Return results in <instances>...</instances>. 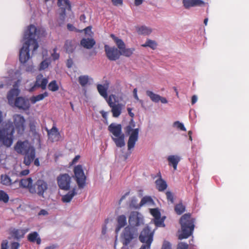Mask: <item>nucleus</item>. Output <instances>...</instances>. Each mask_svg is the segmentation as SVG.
Here are the masks:
<instances>
[{"label": "nucleus", "instance_id": "obj_15", "mask_svg": "<svg viewBox=\"0 0 249 249\" xmlns=\"http://www.w3.org/2000/svg\"><path fill=\"white\" fill-rule=\"evenodd\" d=\"M104 48L106 56L109 60L116 61L120 58V52L118 48L108 45H105Z\"/></svg>", "mask_w": 249, "mask_h": 249}, {"label": "nucleus", "instance_id": "obj_3", "mask_svg": "<svg viewBox=\"0 0 249 249\" xmlns=\"http://www.w3.org/2000/svg\"><path fill=\"white\" fill-rule=\"evenodd\" d=\"M195 219L189 213L183 214L180 218L181 233L178 235V239L182 240L188 238L192 234L195 228Z\"/></svg>", "mask_w": 249, "mask_h": 249}, {"label": "nucleus", "instance_id": "obj_2", "mask_svg": "<svg viewBox=\"0 0 249 249\" xmlns=\"http://www.w3.org/2000/svg\"><path fill=\"white\" fill-rule=\"evenodd\" d=\"M15 150L18 154L24 155L23 163L29 165L34 160L36 157L35 148L28 141L22 142L18 141L14 146Z\"/></svg>", "mask_w": 249, "mask_h": 249}, {"label": "nucleus", "instance_id": "obj_5", "mask_svg": "<svg viewBox=\"0 0 249 249\" xmlns=\"http://www.w3.org/2000/svg\"><path fill=\"white\" fill-rule=\"evenodd\" d=\"M112 134L111 138L118 147H122L125 145L124 134L122 130V125H109L108 128Z\"/></svg>", "mask_w": 249, "mask_h": 249}, {"label": "nucleus", "instance_id": "obj_38", "mask_svg": "<svg viewBox=\"0 0 249 249\" xmlns=\"http://www.w3.org/2000/svg\"><path fill=\"white\" fill-rule=\"evenodd\" d=\"M57 5L60 7V8L62 7L61 6H65V8L67 9V10H71V4L69 0H68L67 1L65 0H57Z\"/></svg>", "mask_w": 249, "mask_h": 249}, {"label": "nucleus", "instance_id": "obj_55", "mask_svg": "<svg viewBox=\"0 0 249 249\" xmlns=\"http://www.w3.org/2000/svg\"><path fill=\"white\" fill-rule=\"evenodd\" d=\"M67 28L70 31H73L76 30V29L70 23L67 24Z\"/></svg>", "mask_w": 249, "mask_h": 249}, {"label": "nucleus", "instance_id": "obj_39", "mask_svg": "<svg viewBox=\"0 0 249 249\" xmlns=\"http://www.w3.org/2000/svg\"><path fill=\"white\" fill-rule=\"evenodd\" d=\"M185 210V207L182 203L178 204L175 207V211L178 214H182Z\"/></svg>", "mask_w": 249, "mask_h": 249}, {"label": "nucleus", "instance_id": "obj_8", "mask_svg": "<svg viewBox=\"0 0 249 249\" xmlns=\"http://www.w3.org/2000/svg\"><path fill=\"white\" fill-rule=\"evenodd\" d=\"M139 128H132L131 125H127L125 128V132L129 135L127 142L128 150H130L133 148L136 142L138 140Z\"/></svg>", "mask_w": 249, "mask_h": 249}, {"label": "nucleus", "instance_id": "obj_21", "mask_svg": "<svg viewBox=\"0 0 249 249\" xmlns=\"http://www.w3.org/2000/svg\"><path fill=\"white\" fill-rule=\"evenodd\" d=\"M20 244L17 242H12L10 245L7 240H2L1 243V249H18Z\"/></svg>", "mask_w": 249, "mask_h": 249}, {"label": "nucleus", "instance_id": "obj_36", "mask_svg": "<svg viewBox=\"0 0 249 249\" xmlns=\"http://www.w3.org/2000/svg\"><path fill=\"white\" fill-rule=\"evenodd\" d=\"M0 182L5 186H10L12 184L11 179L7 175H1L0 176Z\"/></svg>", "mask_w": 249, "mask_h": 249}, {"label": "nucleus", "instance_id": "obj_23", "mask_svg": "<svg viewBox=\"0 0 249 249\" xmlns=\"http://www.w3.org/2000/svg\"><path fill=\"white\" fill-rule=\"evenodd\" d=\"M80 44L84 48L90 49L95 44V41L93 38H83L80 41Z\"/></svg>", "mask_w": 249, "mask_h": 249}, {"label": "nucleus", "instance_id": "obj_30", "mask_svg": "<svg viewBox=\"0 0 249 249\" xmlns=\"http://www.w3.org/2000/svg\"><path fill=\"white\" fill-rule=\"evenodd\" d=\"M76 194L75 189L69 191L67 194L64 195L62 197V200L63 202L68 203L70 202L73 197Z\"/></svg>", "mask_w": 249, "mask_h": 249}, {"label": "nucleus", "instance_id": "obj_33", "mask_svg": "<svg viewBox=\"0 0 249 249\" xmlns=\"http://www.w3.org/2000/svg\"><path fill=\"white\" fill-rule=\"evenodd\" d=\"M65 49L68 53H71L73 52L75 49V46L73 45L70 40H67L65 43Z\"/></svg>", "mask_w": 249, "mask_h": 249}, {"label": "nucleus", "instance_id": "obj_32", "mask_svg": "<svg viewBox=\"0 0 249 249\" xmlns=\"http://www.w3.org/2000/svg\"><path fill=\"white\" fill-rule=\"evenodd\" d=\"M89 76L87 75H80L78 77V82L80 85L84 87L89 84Z\"/></svg>", "mask_w": 249, "mask_h": 249}, {"label": "nucleus", "instance_id": "obj_34", "mask_svg": "<svg viewBox=\"0 0 249 249\" xmlns=\"http://www.w3.org/2000/svg\"><path fill=\"white\" fill-rule=\"evenodd\" d=\"M158 44L157 42L150 39H147L144 44L142 45V47H148L152 50H155L157 48Z\"/></svg>", "mask_w": 249, "mask_h": 249}, {"label": "nucleus", "instance_id": "obj_4", "mask_svg": "<svg viewBox=\"0 0 249 249\" xmlns=\"http://www.w3.org/2000/svg\"><path fill=\"white\" fill-rule=\"evenodd\" d=\"M6 127L0 129V146L10 147L14 140V125H5Z\"/></svg>", "mask_w": 249, "mask_h": 249}, {"label": "nucleus", "instance_id": "obj_52", "mask_svg": "<svg viewBox=\"0 0 249 249\" xmlns=\"http://www.w3.org/2000/svg\"><path fill=\"white\" fill-rule=\"evenodd\" d=\"M56 48L53 49V53L52 54V57L54 60H57L59 58V54L56 53Z\"/></svg>", "mask_w": 249, "mask_h": 249}, {"label": "nucleus", "instance_id": "obj_49", "mask_svg": "<svg viewBox=\"0 0 249 249\" xmlns=\"http://www.w3.org/2000/svg\"><path fill=\"white\" fill-rule=\"evenodd\" d=\"M134 97L136 100H137L141 104L142 107H143V101L142 100H140L137 95V89H134L133 90Z\"/></svg>", "mask_w": 249, "mask_h": 249}, {"label": "nucleus", "instance_id": "obj_24", "mask_svg": "<svg viewBox=\"0 0 249 249\" xmlns=\"http://www.w3.org/2000/svg\"><path fill=\"white\" fill-rule=\"evenodd\" d=\"M167 160L169 162V165L172 166L174 169L176 170L177 168V165L180 160L179 157L176 155H171L168 157Z\"/></svg>", "mask_w": 249, "mask_h": 249}, {"label": "nucleus", "instance_id": "obj_14", "mask_svg": "<svg viewBox=\"0 0 249 249\" xmlns=\"http://www.w3.org/2000/svg\"><path fill=\"white\" fill-rule=\"evenodd\" d=\"M57 181L61 189L67 191L70 189L71 178L68 174H60L57 178Z\"/></svg>", "mask_w": 249, "mask_h": 249}, {"label": "nucleus", "instance_id": "obj_59", "mask_svg": "<svg viewBox=\"0 0 249 249\" xmlns=\"http://www.w3.org/2000/svg\"><path fill=\"white\" fill-rule=\"evenodd\" d=\"M160 101L163 104H166L168 103V101L166 98L160 96Z\"/></svg>", "mask_w": 249, "mask_h": 249}, {"label": "nucleus", "instance_id": "obj_13", "mask_svg": "<svg viewBox=\"0 0 249 249\" xmlns=\"http://www.w3.org/2000/svg\"><path fill=\"white\" fill-rule=\"evenodd\" d=\"M154 233L151 231L149 227H145L141 231L139 236V240L144 245L150 247L153 240Z\"/></svg>", "mask_w": 249, "mask_h": 249}, {"label": "nucleus", "instance_id": "obj_35", "mask_svg": "<svg viewBox=\"0 0 249 249\" xmlns=\"http://www.w3.org/2000/svg\"><path fill=\"white\" fill-rule=\"evenodd\" d=\"M137 32L139 35H148L151 34L152 30L146 26H142L137 29Z\"/></svg>", "mask_w": 249, "mask_h": 249}, {"label": "nucleus", "instance_id": "obj_9", "mask_svg": "<svg viewBox=\"0 0 249 249\" xmlns=\"http://www.w3.org/2000/svg\"><path fill=\"white\" fill-rule=\"evenodd\" d=\"M110 36L115 42L118 48L120 50V56L122 55L126 57H129L133 54L135 50L134 48H126L124 43L121 39L116 37L113 34H111Z\"/></svg>", "mask_w": 249, "mask_h": 249}, {"label": "nucleus", "instance_id": "obj_10", "mask_svg": "<svg viewBox=\"0 0 249 249\" xmlns=\"http://www.w3.org/2000/svg\"><path fill=\"white\" fill-rule=\"evenodd\" d=\"M74 177L80 188H83L86 185V176L84 173L82 165L75 166L73 169Z\"/></svg>", "mask_w": 249, "mask_h": 249}, {"label": "nucleus", "instance_id": "obj_51", "mask_svg": "<svg viewBox=\"0 0 249 249\" xmlns=\"http://www.w3.org/2000/svg\"><path fill=\"white\" fill-rule=\"evenodd\" d=\"M161 249H171V245L168 241H164L162 245Z\"/></svg>", "mask_w": 249, "mask_h": 249}, {"label": "nucleus", "instance_id": "obj_11", "mask_svg": "<svg viewBox=\"0 0 249 249\" xmlns=\"http://www.w3.org/2000/svg\"><path fill=\"white\" fill-rule=\"evenodd\" d=\"M48 83V79L43 77L42 74H39L36 76L35 82L30 84V88L28 90L29 92H33L38 88L44 90L46 89Z\"/></svg>", "mask_w": 249, "mask_h": 249}, {"label": "nucleus", "instance_id": "obj_44", "mask_svg": "<svg viewBox=\"0 0 249 249\" xmlns=\"http://www.w3.org/2000/svg\"><path fill=\"white\" fill-rule=\"evenodd\" d=\"M164 217L157 218L154 219V223L157 227H164Z\"/></svg>", "mask_w": 249, "mask_h": 249}, {"label": "nucleus", "instance_id": "obj_45", "mask_svg": "<svg viewBox=\"0 0 249 249\" xmlns=\"http://www.w3.org/2000/svg\"><path fill=\"white\" fill-rule=\"evenodd\" d=\"M60 9L61 12L59 14V18L60 20H61V23H63L65 18L66 10L67 9L65 7H61Z\"/></svg>", "mask_w": 249, "mask_h": 249}, {"label": "nucleus", "instance_id": "obj_18", "mask_svg": "<svg viewBox=\"0 0 249 249\" xmlns=\"http://www.w3.org/2000/svg\"><path fill=\"white\" fill-rule=\"evenodd\" d=\"M182 3L186 9L191 7L204 6L205 3L202 0H182Z\"/></svg>", "mask_w": 249, "mask_h": 249}, {"label": "nucleus", "instance_id": "obj_63", "mask_svg": "<svg viewBox=\"0 0 249 249\" xmlns=\"http://www.w3.org/2000/svg\"><path fill=\"white\" fill-rule=\"evenodd\" d=\"M34 160V164L36 166H39L40 165V163L38 158H35Z\"/></svg>", "mask_w": 249, "mask_h": 249}, {"label": "nucleus", "instance_id": "obj_6", "mask_svg": "<svg viewBox=\"0 0 249 249\" xmlns=\"http://www.w3.org/2000/svg\"><path fill=\"white\" fill-rule=\"evenodd\" d=\"M137 236L136 230L134 227H126L121 235V241L123 247L127 246Z\"/></svg>", "mask_w": 249, "mask_h": 249}, {"label": "nucleus", "instance_id": "obj_27", "mask_svg": "<svg viewBox=\"0 0 249 249\" xmlns=\"http://www.w3.org/2000/svg\"><path fill=\"white\" fill-rule=\"evenodd\" d=\"M27 239L31 242H36L37 245L40 244L41 242V239L36 231H34L29 233L27 236Z\"/></svg>", "mask_w": 249, "mask_h": 249}, {"label": "nucleus", "instance_id": "obj_26", "mask_svg": "<svg viewBox=\"0 0 249 249\" xmlns=\"http://www.w3.org/2000/svg\"><path fill=\"white\" fill-rule=\"evenodd\" d=\"M156 189L159 192H163L167 188V184L163 179H157L155 182Z\"/></svg>", "mask_w": 249, "mask_h": 249}, {"label": "nucleus", "instance_id": "obj_62", "mask_svg": "<svg viewBox=\"0 0 249 249\" xmlns=\"http://www.w3.org/2000/svg\"><path fill=\"white\" fill-rule=\"evenodd\" d=\"M143 0H134L135 4L136 6H139L142 4Z\"/></svg>", "mask_w": 249, "mask_h": 249}, {"label": "nucleus", "instance_id": "obj_64", "mask_svg": "<svg viewBox=\"0 0 249 249\" xmlns=\"http://www.w3.org/2000/svg\"><path fill=\"white\" fill-rule=\"evenodd\" d=\"M136 217V215L134 213L131 214V215L130 216V217L129 218V223H131L133 219H134Z\"/></svg>", "mask_w": 249, "mask_h": 249}, {"label": "nucleus", "instance_id": "obj_58", "mask_svg": "<svg viewBox=\"0 0 249 249\" xmlns=\"http://www.w3.org/2000/svg\"><path fill=\"white\" fill-rule=\"evenodd\" d=\"M197 100V97L196 95H194L192 97L191 103L192 105L195 104Z\"/></svg>", "mask_w": 249, "mask_h": 249}, {"label": "nucleus", "instance_id": "obj_37", "mask_svg": "<svg viewBox=\"0 0 249 249\" xmlns=\"http://www.w3.org/2000/svg\"><path fill=\"white\" fill-rule=\"evenodd\" d=\"M14 124H24L25 119L20 114H15L13 116Z\"/></svg>", "mask_w": 249, "mask_h": 249}, {"label": "nucleus", "instance_id": "obj_53", "mask_svg": "<svg viewBox=\"0 0 249 249\" xmlns=\"http://www.w3.org/2000/svg\"><path fill=\"white\" fill-rule=\"evenodd\" d=\"M48 214V212L44 209L41 210L38 213V215H47Z\"/></svg>", "mask_w": 249, "mask_h": 249}, {"label": "nucleus", "instance_id": "obj_22", "mask_svg": "<svg viewBox=\"0 0 249 249\" xmlns=\"http://www.w3.org/2000/svg\"><path fill=\"white\" fill-rule=\"evenodd\" d=\"M28 229H14L11 232L12 236L16 239H19L24 237L25 234L28 231Z\"/></svg>", "mask_w": 249, "mask_h": 249}, {"label": "nucleus", "instance_id": "obj_61", "mask_svg": "<svg viewBox=\"0 0 249 249\" xmlns=\"http://www.w3.org/2000/svg\"><path fill=\"white\" fill-rule=\"evenodd\" d=\"M100 113L102 114V117L105 119H107V112H105L103 110H102L100 111Z\"/></svg>", "mask_w": 249, "mask_h": 249}, {"label": "nucleus", "instance_id": "obj_17", "mask_svg": "<svg viewBox=\"0 0 249 249\" xmlns=\"http://www.w3.org/2000/svg\"><path fill=\"white\" fill-rule=\"evenodd\" d=\"M47 132L49 139L52 142H57L60 140V134L55 126H53L50 130H47Z\"/></svg>", "mask_w": 249, "mask_h": 249}, {"label": "nucleus", "instance_id": "obj_1", "mask_svg": "<svg viewBox=\"0 0 249 249\" xmlns=\"http://www.w3.org/2000/svg\"><path fill=\"white\" fill-rule=\"evenodd\" d=\"M37 29L34 25H30L24 33V39L25 42L19 51V60L21 63H25L30 58L29 47L33 46V51L38 47L36 37Z\"/></svg>", "mask_w": 249, "mask_h": 249}, {"label": "nucleus", "instance_id": "obj_31", "mask_svg": "<svg viewBox=\"0 0 249 249\" xmlns=\"http://www.w3.org/2000/svg\"><path fill=\"white\" fill-rule=\"evenodd\" d=\"M146 94L150 98L152 102L155 103H158L160 101V95L155 94L153 91L149 90L146 91Z\"/></svg>", "mask_w": 249, "mask_h": 249}, {"label": "nucleus", "instance_id": "obj_29", "mask_svg": "<svg viewBox=\"0 0 249 249\" xmlns=\"http://www.w3.org/2000/svg\"><path fill=\"white\" fill-rule=\"evenodd\" d=\"M49 94L47 92L45 91L43 93L39 94L36 96H33L30 98V101L32 104H35L37 102L43 100L45 98L48 97Z\"/></svg>", "mask_w": 249, "mask_h": 249}, {"label": "nucleus", "instance_id": "obj_16", "mask_svg": "<svg viewBox=\"0 0 249 249\" xmlns=\"http://www.w3.org/2000/svg\"><path fill=\"white\" fill-rule=\"evenodd\" d=\"M30 99L21 96L17 97L12 106H15L19 109L27 110L30 107Z\"/></svg>", "mask_w": 249, "mask_h": 249}, {"label": "nucleus", "instance_id": "obj_7", "mask_svg": "<svg viewBox=\"0 0 249 249\" xmlns=\"http://www.w3.org/2000/svg\"><path fill=\"white\" fill-rule=\"evenodd\" d=\"M48 189L47 183L42 179H38L30 188V193L36 194L39 197L45 198V194Z\"/></svg>", "mask_w": 249, "mask_h": 249}, {"label": "nucleus", "instance_id": "obj_46", "mask_svg": "<svg viewBox=\"0 0 249 249\" xmlns=\"http://www.w3.org/2000/svg\"><path fill=\"white\" fill-rule=\"evenodd\" d=\"M50 64L47 60H44L41 62L39 66V70H44L47 68Z\"/></svg>", "mask_w": 249, "mask_h": 249}, {"label": "nucleus", "instance_id": "obj_12", "mask_svg": "<svg viewBox=\"0 0 249 249\" xmlns=\"http://www.w3.org/2000/svg\"><path fill=\"white\" fill-rule=\"evenodd\" d=\"M117 102L116 96L115 95L111 94L109 96L107 103L111 108V112L114 117H118L121 113V105Z\"/></svg>", "mask_w": 249, "mask_h": 249}, {"label": "nucleus", "instance_id": "obj_41", "mask_svg": "<svg viewBox=\"0 0 249 249\" xmlns=\"http://www.w3.org/2000/svg\"><path fill=\"white\" fill-rule=\"evenodd\" d=\"M9 197L8 195L4 191H0V201L4 203H7L9 201Z\"/></svg>", "mask_w": 249, "mask_h": 249}, {"label": "nucleus", "instance_id": "obj_42", "mask_svg": "<svg viewBox=\"0 0 249 249\" xmlns=\"http://www.w3.org/2000/svg\"><path fill=\"white\" fill-rule=\"evenodd\" d=\"M153 202L152 198L150 196H144L141 200L140 205L142 206L146 204H151Z\"/></svg>", "mask_w": 249, "mask_h": 249}, {"label": "nucleus", "instance_id": "obj_43", "mask_svg": "<svg viewBox=\"0 0 249 249\" xmlns=\"http://www.w3.org/2000/svg\"><path fill=\"white\" fill-rule=\"evenodd\" d=\"M150 213L154 217L155 219L160 218L161 214L160 211L157 208L151 209L150 210Z\"/></svg>", "mask_w": 249, "mask_h": 249}, {"label": "nucleus", "instance_id": "obj_19", "mask_svg": "<svg viewBox=\"0 0 249 249\" xmlns=\"http://www.w3.org/2000/svg\"><path fill=\"white\" fill-rule=\"evenodd\" d=\"M20 92L18 89H12L7 93V98L10 105L13 106L15 99L18 97Z\"/></svg>", "mask_w": 249, "mask_h": 249}, {"label": "nucleus", "instance_id": "obj_48", "mask_svg": "<svg viewBox=\"0 0 249 249\" xmlns=\"http://www.w3.org/2000/svg\"><path fill=\"white\" fill-rule=\"evenodd\" d=\"M166 196L168 201H170L171 203H174V195L170 191H167L166 192Z\"/></svg>", "mask_w": 249, "mask_h": 249}, {"label": "nucleus", "instance_id": "obj_47", "mask_svg": "<svg viewBox=\"0 0 249 249\" xmlns=\"http://www.w3.org/2000/svg\"><path fill=\"white\" fill-rule=\"evenodd\" d=\"M189 245L185 242H179L177 245V249H188Z\"/></svg>", "mask_w": 249, "mask_h": 249}, {"label": "nucleus", "instance_id": "obj_25", "mask_svg": "<svg viewBox=\"0 0 249 249\" xmlns=\"http://www.w3.org/2000/svg\"><path fill=\"white\" fill-rule=\"evenodd\" d=\"M20 187L28 189L30 192V188L33 187V180L31 178L21 179L19 181Z\"/></svg>", "mask_w": 249, "mask_h": 249}, {"label": "nucleus", "instance_id": "obj_28", "mask_svg": "<svg viewBox=\"0 0 249 249\" xmlns=\"http://www.w3.org/2000/svg\"><path fill=\"white\" fill-rule=\"evenodd\" d=\"M118 225L116 228V232H118L120 229L126 225V217L124 215H121L117 217Z\"/></svg>", "mask_w": 249, "mask_h": 249}, {"label": "nucleus", "instance_id": "obj_20", "mask_svg": "<svg viewBox=\"0 0 249 249\" xmlns=\"http://www.w3.org/2000/svg\"><path fill=\"white\" fill-rule=\"evenodd\" d=\"M109 87V83H107L104 85L102 84H98L97 85V89L98 92L104 97L107 102V100L109 98V96H107V90Z\"/></svg>", "mask_w": 249, "mask_h": 249}, {"label": "nucleus", "instance_id": "obj_60", "mask_svg": "<svg viewBox=\"0 0 249 249\" xmlns=\"http://www.w3.org/2000/svg\"><path fill=\"white\" fill-rule=\"evenodd\" d=\"M29 173V170H24L22 171L20 174L21 176H26Z\"/></svg>", "mask_w": 249, "mask_h": 249}, {"label": "nucleus", "instance_id": "obj_57", "mask_svg": "<svg viewBox=\"0 0 249 249\" xmlns=\"http://www.w3.org/2000/svg\"><path fill=\"white\" fill-rule=\"evenodd\" d=\"M73 62L71 59H69L67 61V66L68 68H70L72 67Z\"/></svg>", "mask_w": 249, "mask_h": 249}, {"label": "nucleus", "instance_id": "obj_40", "mask_svg": "<svg viewBox=\"0 0 249 249\" xmlns=\"http://www.w3.org/2000/svg\"><path fill=\"white\" fill-rule=\"evenodd\" d=\"M48 89L52 91H56L58 90L59 87L55 80L51 81L48 85Z\"/></svg>", "mask_w": 249, "mask_h": 249}, {"label": "nucleus", "instance_id": "obj_50", "mask_svg": "<svg viewBox=\"0 0 249 249\" xmlns=\"http://www.w3.org/2000/svg\"><path fill=\"white\" fill-rule=\"evenodd\" d=\"M113 5L118 6H121L123 4V0H111Z\"/></svg>", "mask_w": 249, "mask_h": 249}, {"label": "nucleus", "instance_id": "obj_56", "mask_svg": "<svg viewBox=\"0 0 249 249\" xmlns=\"http://www.w3.org/2000/svg\"><path fill=\"white\" fill-rule=\"evenodd\" d=\"M84 31L85 33L86 34H89V33H92V32H91V26H88V27H86V28H85Z\"/></svg>", "mask_w": 249, "mask_h": 249}, {"label": "nucleus", "instance_id": "obj_54", "mask_svg": "<svg viewBox=\"0 0 249 249\" xmlns=\"http://www.w3.org/2000/svg\"><path fill=\"white\" fill-rule=\"evenodd\" d=\"M80 157L79 155L76 156L72 160L71 162V165L75 164L78 160H79Z\"/></svg>", "mask_w": 249, "mask_h": 249}]
</instances>
